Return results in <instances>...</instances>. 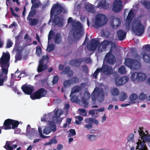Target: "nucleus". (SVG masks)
Returning <instances> with one entry per match:
<instances>
[{"instance_id":"680f3d73","label":"nucleus","mask_w":150,"mask_h":150,"mask_svg":"<svg viewBox=\"0 0 150 150\" xmlns=\"http://www.w3.org/2000/svg\"><path fill=\"white\" fill-rule=\"evenodd\" d=\"M10 10L11 12V13L13 16L15 17H18V15L15 13L13 9L11 8H10Z\"/></svg>"},{"instance_id":"e433bc0d","label":"nucleus","mask_w":150,"mask_h":150,"mask_svg":"<svg viewBox=\"0 0 150 150\" xmlns=\"http://www.w3.org/2000/svg\"><path fill=\"white\" fill-rule=\"evenodd\" d=\"M71 97V101L73 102H76L77 103H79V100L77 96H73V94L71 96H70Z\"/></svg>"},{"instance_id":"603ef678","label":"nucleus","mask_w":150,"mask_h":150,"mask_svg":"<svg viewBox=\"0 0 150 150\" xmlns=\"http://www.w3.org/2000/svg\"><path fill=\"white\" fill-rule=\"evenodd\" d=\"M36 53L39 56L41 53V48L40 46H38L36 49Z\"/></svg>"},{"instance_id":"f03ea898","label":"nucleus","mask_w":150,"mask_h":150,"mask_svg":"<svg viewBox=\"0 0 150 150\" xmlns=\"http://www.w3.org/2000/svg\"><path fill=\"white\" fill-rule=\"evenodd\" d=\"M63 114V111L60 109H56L54 110V112L49 113L47 115H45L41 119L42 122L47 121L51 117H52V121H49L48 122V125L50 127H46L43 130V133L46 134L50 133L52 130L55 131V123H58L62 121L63 118L60 116Z\"/></svg>"},{"instance_id":"0e129e2a","label":"nucleus","mask_w":150,"mask_h":150,"mask_svg":"<svg viewBox=\"0 0 150 150\" xmlns=\"http://www.w3.org/2000/svg\"><path fill=\"white\" fill-rule=\"evenodd\" d=\"M92 122L93 123L96 125H97L99 123V122L97 120L92 118Z\"/></svg>"},{"instance_id":"72a5a7b5","label":"nucleus","mask_w":150,"mask_h":150,"mask_svg":"<svg viewBox=\"0 0 150 150\" xmlns=\"http://www.w3.org/2000/svg\"><path fill=\"white\" fill-rule=\"evenodd\" d=\"M147 97L146 95L142 92L140 93L138 98L141 100H144L146 99H147Z\"/></svg>"},{"instance_id":"a18cd8bd","label":"nucleus","mask_w":150,"mask_h":150,"mask_svg":"<svg viewBox=\"0 0 150 150\" xmlns=\"http://www.w3.org/2000/svg\"><path fill=\"white\" fill-rule=\"evenodd\" d=\"M38 23V20L35 19H33L30 20V25H36Z\"/></svg>"},{"instance_id":"774afa93","label":"nucleus","mask_w":150,"mask_h":150,"mask_svg":"<svg viewBox=\"0 0 150 150\" xmlns=\"http://www.w3.org/2000/svg\"><path fill=\"white\" fill-rule=\"evenodd\" d=\"M24 39L25 40H28L30 42L31 41V39L28 37L27 34H26L24 37Z\"/></svg>"},{"instance_id":"5701e85b","label":"nucleus","mask_w":150,"mask_h":150,"mask_svg":"<svg viewBox=\"0 0 150 150\" xmlns=\"http://www.w3.org/2000/svg\"><path fill=\"white\" fill-rule=\"evenodd\" d=\"M78 81V79L76 77L72 78L70 80L66 81L64 82V86L65 87H69L71 84L77 82Z\"/></svg>"},{"instance_id":"7ed1b4c3","label":"nucleus","mask_w":150,"mask_h":150,"mask_svg":"<svg viewBox=\"0 0 150 150\" xmlns=\"http://www.w3.org/2000/svg\"><path fill=\"white\" fill-rule=\"evenodd\" d=\"M133 10L131 9L125 21L124 26L126 30H132L135 34L141 35L144 33V26L138 19H134L130 23L134 17Z\"/></svg>"},{"instance_id":"473e14b6","label":"nucleus","mask_w":150,"mask_h":150,"mask_svg":"<svg viewBox=\"0 0 150 150\" xmlns=\"http://www.w3.org/2000/svg\"><path fill=\"white\" fill-rule=\"evenodd\" d=\"M138 98V95L135 93H132L131 94L129 97L130 100L132 101H135Z\"/></svg>"},{"instance_id":"13d9d810","label":"nucleus","mask_w":150,"mask_h":150,"mask_svg":"<svg viewBox=\"0 0 150 150\" xmlns=\"http://www.w3.org/2000/svg\"><path fill=\"white\" fill-rule=\"evenodd\" d=\"M69 132L71 134H69V136H72L76 134V132L75 130L74 129H71L70 130Z\"/></svg>"},{"instance_id":"864d4df0","label":"nucleus","mask_w":150,"mask_h":150,"mask_svg":"<svg viewBox=\"0 0 150 150\" xmlns=\"http://www.w3.org/2000/svg\"><path fill=\"white\" fill-rule=\"evenodd\" d=\"M16 60L15 61V62H16V61L18 60H20L21 59V55L18 53H17L16 54Z\"/></svg>"},{"instance_id":"c756f323","label":"nucleus","mask_w":150,"mask_h":150,"mask_svg":"<svg viewBox=\"0 0 150 150\" xmlns=\"http://www.w3.org/2000/svg\"><path fill=\"white\" fill-rule=\"evenodd\" d=\"M81 89V87L78 86H75L72 88L71 93L70 94L71 96L75 93H77L79 90Z\"/></svg>"},{"instance_id":"4468645a","label":"nucleus","mask_w":150,"mask_h":150,"mask_svg":"<svg viewBox=\"0 0 150 150\" xmlns=\"http://www.w3.org/2000/svg\"><path fill=\"white\" fill-rule=\"evenodd\" d=\"M121 0H115L113 4L112 10L115 12H118L123 8Z\"/></svg>"},{"instance_id":"c9c22d12","label":"nucleus","mask_w":150,"mask_h":150,"mask_svg":"<svg viewBox=\"0 0 150 150\" xmlns=\"http://www.w3.org/2000/svg\"><path fill=\"white\" fill-rule=\"evenodd\" d=\"M76 123L77 125H79L81 124V121H82L83 120V118L80 116H76L75 117Z\"/></svg>"},{"instance_id":"37998d69","label":"nucleus","mask_w":150,"mask_h":150,"mask_svg":"<svg viewBox=\"0 0 150 150\" xmlns=\"http://www.w3.org/2000/svg\"><path fill=\"white\" fill-rule=\"evenodd\" d=\"M54 46L53 44L48 45L47 49V51L48 52H50L54 49Z\"/></svg>"},{"instance_id":"09e8293b","label":"nucleus","mask_w":150,"mask_h":150,"mask_svg":"<svg viewBox=\"0 0 150 150\" xmlns=\"http://www.w3.org/2000/svg\"><path fill=\"white\" fill-rule=\"evenodd\" d=\"M101 33L103 36H105L106 37H108L109 34L108 31L105 30L102 31Z\"/></svg>"},{"instance_id":"dca6fc26","label":"nucleus","mask_w":150,"mask_h":150,"mask_svg":"<svg viewBox=\"0 0 150 150\" xmlns=\"http://www.w3.org/2000/svg\"><path fill=\"white\" fill-rule=\"evenodd\" d=\"M128 80L129 78L127 76H124L122 78L117 77L115 79L116 85L117 86H120L125 84Z\"/></svg>"},{"instance_id":"cd10ccee","label":"nucleus","mask_w":150,"mask_h":150,"mask_svg":"<svg viewBox=\"0 0 150 150\" xmlns=\"http://www.w3.org/2000/svg\"><path fill=\"white\" fill-rule=\"evenodd\" d=\"M87 139L90 141L93 142L96 140V136L93 134H88L86 136Z\"/></svg>"},{"instance_id":"4be33fe9","label":"nucleus","mask_w":150,"mask_h":150,"mask_svg":"<svg viewBox=\"0 0 150 150\" xmlns=\"http://www.w3.org/2000/svg\"><path fill=\"white\" fill-rule=\"evenodd\" d=\"M95 6L88 3H86L85 6V8L86 10L87 11L92 13H95Z\"/></svg>"},{"instance_id":"2eb2a0df","label":"nucleus","mask_w":150,"mask_h":150,"mask_svg":"<svg viewBox=\"0 0 150 150\" xmlns=\"http://www.w3.org/2000/svg\"><path fill=\"white\" fill-rule=\"evenodd\" d=\"M48 57L47 55L43 56L42 59L40 60L39 62V64L37 68V71L38 72H40L46 69L47 67V65L46 64L43 65L44 60H47Z\"/></svg>"},{"instance_id":"f257e3e1","label":"nucleus","mask_w":150,"mask_h":150,"mask_svg":"<svg viewBox=\"0 0 150 150\" xmlns=\"http://www.w3.org/2000/svg\"><path fill=\"white\" fill-rule=\"evenodd\" d=\"M111 46V49L105 56L103 61V64L101 69H97L93 74L94 78L96 79L97 76L99 72H102L104 74L110 75L112 72V70L111 67L105 65L104 64L106 63L110 64H113L116 62V59L114 56L111 54L112 50L115 48V43L107 40H105L101 43L98 48L99 52H102L105 50L106 49L109 45Z\"/></svg>"},{"instance_id":"79ce46f5","label":"nucleus","mask_w":150,"mask_h":150,"mask_svg":"<svg viewBox=\"0 0 150 150\" xmlns=\"http://www.w3.org/2000/svg\"><path fill=\"white\" fill-rule=\"evenodd\" d=\"M11 78L10 82V84H8L7 85L10 87H12L13 86V79L15 78V75L14 74H11Z\"/></svg>"},{"instance_id":"e2e57ef3","label":"nucleus","mask_w":150,"mask_h":150,"mask_svg":"<svg viewBox=\"0 0 150 150\" xmlns=\"http://www.w3.org/2000/svg\"><path fill=\"white\" fill-rule=\"evenodd\" d=\"M33 9H32V10L30 12L29 16H32L33 15H34L36 12V11L35 10H33Z\"/></svg>"},{"instance_id":"9b49d317","label":"nucleus","mask_w":150,"mask_h":150,"mask_svg":"<svg viewBox=\"0 0 150 150\" xmlns=\"http://www.w3.org/2000/svg\"><path fill=\"white\" fill-rule=\"evenodd\" d=\"M25 135L28 138L33 139L38 137L39 134L35 128H31L30 125H28L27 126Z\"/></svg>"},{"instance_id":"3c124183","label":"nucleus","mask_w":150,"mask_h":150,"mask_svg":"<svg viewBox=\"0 0 150 150\" xmlns=\"http://www.w3.org/2000/svg\"><path fill=\"white\" fill-rule=\"evenodd\" d=\"M13 44L12 42L10 39H8L7 42L6 47L9 48L11 47Z\"/></svg>"},{"instance_id":"8fccbe9b","label":"nucleus","mask_w":150,"mask_h":150,"mask_svg":"<svg viewBox=\"0 0 150 150\" xmlns=\"http://www.w3.org/2000/svg\"><path fill=\"white\" fill-rule=\"evenodd\" d=\"M38 130L40 136L42 138H45L48 137L45 136L42 134V129L40 127H38Z\"/></svg>"},{"instance_id":"a211bd4d","label":"nucleus","mask_w":150,"mask_h":150,"mask_svg":"<svg viewBox=\"0 0 150 150\" xmlns=\"http://www.w3.org/2000/svg\"><path fill=\"white\" fill-rule=\"evenodd\" d=\"M121 21V19L120 18H113V19L110 22V25L113 28H116L120 25Z\"/></svg>"},{"instance_id":"6ab92c4d","label":"nucleus","mask_w":150,"mask_h":150,"mask_svg":"<svg viewBox=\"0 0 150 150\" xmlns=\"http://www.w3.org/2000/svg\"><path fill=\"white\" fill-rule=\"evenodd\" d=\"M23 92L27 94H30L34 90L33 87L30 85H25L21 87Z\"/></svg>"},{"instance_id":"052dcab7","label":"nucleus","mask_w":150,"mask_h":150,"mask_svg":"<svg viewBox=\"0 0 150 150\" xmlns=\"http://www.w3.org/2000/svg\"><path fill=\"white\" fill-rule=\"evenodd\" d=\"M104 110V108H101L100 109H95L96 113L98 114V113L103 111Z\"/></svg>"},{"instance_id":"338daca9","label":"nucleus","mask_w":150,"mask_h":150,"mask_svg":"<svg viewBox=\"0 0 150 150\" xmlns=\"http://www.w3.org/2000/svg\"><path fill=\"white\" fill-rule=\"evenodd\" d=\"M63 148V145L62 144H59L57 146V149L58 150H61Z\"/></svg>"},{"instance_id":"a19ab883","label":"nucleus","mask_w":150,"mask_h":150,"mask_svg":"<svg viewBox=\"0 0 150 150\" xmlns=\"http://www.w3.org/2000/svg\"><path fill=\"white\" fill-rule=\"evenodd\" d=\"M119 72L121 74L126 73L127 72L124 66H122L118 69Z\"/></svg>"},{"instance_id":"412c9836","label":"nucleus","mask_w":150,"mask_h":150,"mask_svg":"<svg viewBox=\"0 0 150 150\" xmlns=\"http://www.w3.org/2000/svg\"><path fill=\"white\" fill-rule=\"evenodd\" d=\"M90 98V94L87 91H86L84 93L83 97L82 98V100L83 103V106L86 107L88 104L87 101Z\"/></svg>"},{"instance_id":"a878e982","label":"nucleus","mask_w":150,"mask_h":150,"mask_svg":"<svg viewBox=\"0 0 150 150\" xmlns=\"http://www.w3.org/2000/svg\"><path fill=\"white\" fill-rule=\"evenodd\" d=\"M21 37L20 35H18L17 36H16L15 38H16V46H17V47H16V50L17 51H18L19 52L20 50L21 51H22L23 50V48L21 46H18L19 44L18 43V41L19 39H21Z\"/></svg>"},{"instance_id":"5fc2aeb1","label":"nucleus","mask_w":150,"mask_h":150,"mask_svg":"<svg viewBox=\"0 0 150 150\" xmlns=\"http://www.w3.org/2000/svg\"><path fill=\"white\" fill-rule=\"evenodd\" d=\"M84 127L89 130L92 128V125L91 124H86L84 125Z\"/></svg>"},{"instance_id":"39448f33","label":"nucleus","mask_w":150,"mask_h":150,"mask_svg":"<svg viewBox=\"0 0 150 150\" xmlns=\"http://www.w3.org/2000/svg\"><path fill=\"white\" fill-rule=\"evenodd\" d=\"M68 23L72 24V29L71 33L73 34L74 39L77 40L81 38L84 34L82 25L79 21H73L71 17L68 19Z\"/></svg>"},{"instance_id":"4d7b16f0","label":"nucleus","mask_w":150,"mask_h":150,"mask_svg":"<svg viewBox=\"0 0 150 150\" xmlns=\"http://www.w3.org/2000/svg\"><path fill=\"white\" fill-rule=\"evenodd\" d=\"M58 80V77L57 76H55L54 77V78L52 81V83L53 84L56 83Z\"/></svg>"},{"instance_id":"6e6552de","label":"nucleus","mask_w":150,"mask_h":150,"mask_svg":"<svg viewBox=\"0 0 150 150\" xmlns=\"http://www.w3.org/2000/svg\"><path fill=\"white\" fill-rule=\"evenodd\" d=\"M19 124V122L17 121L8 119L5 120L4 123V126L1 127L5 130L11 128L14 129L18 127Z\"/></svg>"},{"instance_id":"b1692460","label":"nucleus","mask_w":150,"mask_h":150,"mask_svg":"<svg viewBox=\"0 0 150 150\" xmlns=\"http://www.w3.org/2000/svg\"><path fill=\"white\" fill-rule=\"evenodd\" d=\"M17 146L16 144L11 145V143L10 142H7L6 143L4 146L7 150H13L14 148H16Z\"/></svg>"},{"instance_id":"bb28decb","label":"nucleus","mask_w":150,"mask_h":150,"mask_svg":"<svg viewBox=\"0 0 150 150\" xmlns=\"http://www.w3.org/2000/svg\"><path fill=\"white\" fill-rule=\"evenodd\" d=\"M146 78L145 74L142 73H138V81H144Z\"/></svg>"},{"instance_id":"9d476101","label":"nucleus","mask_w":150,"mask_h":150,"mask_svg":"<svg viewBox=\"0 0 150 150\" xmlns=\"http://www.w3.org/2000/svg\"><path fill=\"white\" fill-rule=\"evenodd\" d=\"M124 64L132 70L139 69L140 67V64L139 62L129 58H126Z\"/></svg>"},{"instance_id":"7c9ffc66","label":"nucleus","mask_w":150,"mask_h":150,"mask_svg":"<svg viewBox=\"0 0 150 150\" xmlns=\"http://www.w3.org/2000/svg\"><path fill=\"white\" fill-rule=\"evenodd\" d=\"M110 93L113 96H117L119 94L118 90L116 88H113L111 89Z\"/></svg>"},{"instance_id":"20e7f679","label":"nucleus","mask_w":150,"mask_h":150,"mask_svg":"<svg viewBox=\"0 0 150 150\" xmlns=\"http://www.w3.org/2000/svg\"><path fill=\"white\" fill-rule=\"evenodd\" d=\"M10 55L8 52H3L0 59V86L4 85V83L7 79V74L10 65Z\"/></svg>"},{"instance_id":"f8f14e48","label":"nucleus","mask_w":150,"mask_h":150,"mask_svg":"<svg viewBox=\"0 0 150 150\" xmlns=\"http://www.w3.org/2000/svg\"><path fill=\"white\" fill-rule=\"evenodd\" d=\"M47 91L44 89L41 88L38 91L30 95V97L33 100L39 99L45 96L47 94Z\"/></svg>"},{"instance_id":"2f4dec72","label":"nucleus","mask_w":150,"mask_h":150,"mask_svg":"<svg viewBox=\"0 0 150 150\" xmlns=\"http://www.w3.org/2000/svg\"><path fill=\"white\" fill-rule=\"evenodd\" d=\"M146 0H141L140 1L142 4L147 9H150V2H146Z\"/></svg>"},{"instance_id":"58836bf2","label":"nucleus","mask_w":150,"mask_h":150,"mask_svg":"<svg viewBox=\"0 0 150 150\" xmlns=\"http://www.w3.org/2000/svg\"><path fill=\"white\" fill-rule=\"evenodd\" d=\"M80 62L79 60H74L71 62V64L75 66L79 65L80 64Z\"/></svg>"},{"instance_id":"0eeeda50","label":"nucleus","mask_w":150,"mask_h":150,"mask_svg":"<svg viewBox=\"0 0 150 150\" xmlns=\"http://www.w3.org/2000/svg\"><path fill=\"white\" fill-rule=\"evenodd\" d=\"M66 11V10L60 5L58 4L53 5L50 12L51 19L49 20L48 23L51 22V19L53 18L54 14L56 16L61 12L65 13Z\"/></svg>"},{"instance_id":"ea45409f","label":"nucleus","mask_w":150,"mask_h":150,"mask_svg":"<svg viewBox=\"0 0 150 150\" xmlns=\"http://www.w3.org/2000/svg\"><path fill=\"white\" fill-rule=\"evenodd\" d=\"M127 97V95L126 93L124 92H122L121 93L120 96V100L121 101H123L126 99Z\"/></svg>"},{"instance_id":"f704fd0d","label":"nucleus","mask_w":150,"mask_h":150,"mask_svg":"<svg viewBox=\"0 0 150 150\" xmlns=\"http://www.w3.org/2000/svg\"><path fill=\"white\" fill-rule=\"evenodd\" d=\"M54 40L55 43H59L61 41V35L60 34H57L55 35Z\"/></svg>"},{"instance_id":"4c0bfd02","label":"nucleus","mask_w":150,"mask_h":150,"mask_svg":"<svg viewBox=\"0 0 150 150\" xmlns=\"http://www.w3.org/2000/svg\"><path fill=\"white\" fill-rule=\"evenodd\" d=\"M65 73L64 74H67V76L70 77L73 74V72L70 70L69 68V67H67L65 69Z\"/></svg>"},{"instance_id":"c03bdc74","label":"nucleus","mask_w":150,"mask_h":150,"mask_svg":"<svg viewBox=\"0 0 150 150\" xmlns=\"http://www.w3.org/2000/svg\"><path fill=\"white\" fill-rule=\"evenodd\" d=\"M78 111L80 112V114L84 116L87 115V112L85 109H79Z\"/></svg>"},{"instance_id":"aec40b11","label":"nucleus","mask_w":150,"mask_h":150,"mask_svg":"<svg viewBox=\"0 0 150 150\" xmlns=\"http://www.w3.org/2000/svg\"><path fill=\"white\" fill-rule=\"evenodd\" d=\"M52 22L54 25H58L59 27H62L63 24V19L62 17L60 18H55L52 20Z\"/></svg>"},{"instance_id":"69168bd1","label":"nucleus","mask_w":150,"mask_h":150,"mask_svg":"<svg viewBox=\"0 0 150 150\" xmlns=\"http://www.w3.org/2000/svg\"><path fill=\"white\" fill-rule=\"evenodd\" d=\"M71 121V119H68L66 121V123L64 125V127H65L67 126V124L69 125Z\"/></svg>"},{"instance_id":"bf43d9fd","label":"nucleus","mask_w":150,"mask_h":150,"mask_svg":"<svg viewBox=\"0 0 150 150\" xmlns=\"http://www.w3.org/2000/svg\"><path fill=\"white\" fill-rule=\"evenodd\" d=\"M50 144L53 143L56 144L57 143V141L55 139V137H54L50 140Z\"/></svg>"},{"instance_id":"de8ad7c7","label":"nucleus","mask_w":150,"mask_h":150,"mask_svg":"<svg viewBox=\"0 0 150 150\" xmlns=\"http://www.w3.org/2000/svg\"><path fill=\"white\" fill-rule=\"evenodd\" d=\"M54 33L53 31L51 30L49 33V35L48 37V43L49 44L50 39L52 38L54 36Z\"/></svg>"},{"instance_id":"ddd939ff","label":"nucleus","mask_w":150,"mask_h":150,"mask_svg":"<svg viewBox=\"0 0 150 150\" xmlns=\"http://www.w3.org/2000/svg\"><path fill=\"white\" fill-rule=\"evenodd\" d=\"M143 48L144 50L142 52L143 58L144 61L146 62H148L150 61V58L148 53H149L150 51V45H144Z\"/></svg>"},{"instance_id":"393cba45","label":"nucleus","mask_w":150,"mask_h":150,"mask_svg":"<svg viewBox=\"0 0 150 150\" xmlns=\"http://www.w3.org/2000/svg\"><path fill=\"white\" fill-rule=\"evenodd\" d=\"M126 33L123 30H120L117 32L118 38L120 40H123L125 38Z\"/></svg>"},{"instance_id":"c85d7f7f","label":"nucleus","mask_w":150,"mask_h":150,"mask_svg":"<svg viewBox=\"0 0 150 150\" xmlns=\"http://www.w3.org/2000/svg\"><path fill=\"white\" fill-rule=\"evenodd\" d=\"M131 75V79L133 82H136L138 81V73H132Z\"/></svg>"},{"instance_id":"6e6d98bb","label":"nucleus","mask_w":150,"mask_h":150,"mask_svg":"<svg viewBox=\"0 0 150 150\" xmlns=\"http://www.w3.org/2000/svg\"><path fill=\"white\" fill-rule=\"evenodd\" d=\"M92 118H86L84 120V121L85 123L89 124L91 122H92Z\"/></svg>"},{"instance_id":"423d86ee","label":"nucleus","mask_w":150,"mask_h":150,"mask_svg":"<svg viewBox=\"0 0 150 150\" xmlns=\"http://www.w3.org/2000/svg\"><path fill=\"white\" fill-rule=\"evenodd\" d=\"M87 24L88 26L90 23V24L95 28H98L105 24L108 22V19L105 15L102 14H99L96 16L94 19L90 22L89 18H87Z\"/></svg>"},{"instance_id":"49530a36","label":"nucleus","mask_w":150,"mask_h":150,"mask_svg":"<svg viewBox=\"0 0 150 150\" xmlns=\"http://www.w3.org/2000/svg\"><path fill=\"white\" fill-rule=\"evenodd\" d=\"M36 0H31V2L33 4V5L32 6V9L37 8L38 7L39 4L37 3H35Z\"/></svg>"},{"instance_id":"1a4fd4ad","label":"nucleus","mask_w":150,"mask_h":150,"mask_svg":"<svg viewBox=\"0 0 150 150\" xmlns=\"http://www.w3.org/2000/svg\"><path fill=\"white\" fill-rule=\"evenodd\" d=\"M98 98L100 101L103 100L104 98V93L102 89H99L96 88L91 94V98L93 101H95Z\"/></svg>"},{"instance_id":"f3484780","label":"nucleus","mask_w":150,"mask_h":150,"mask_svg":"<svg viewBox=\"0 0 150 150\" xmlns=\"http://www.w3.org/2000/svg\"><path fill=\"white\" fill-rule=\"evenodd\" d=\"M99 43V42L97 40H92L88 45V49L90 51L95 50Z\"/></svg>"}]
</instances>
